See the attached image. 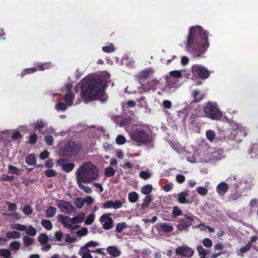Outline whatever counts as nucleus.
<instances>
[{
  "label": "nucleus",
  "instance_id": "nucleus-1",
  "mask_svg": "<svg viewBox=\"0 0 258 258\" xmlns=\"http://www.w3.org/2000/svg\"><path fill=\"white\" fill-rule=\"evenodd\" d=\"M208 34V32L200 26L190 28L186 43V50L194 57L202 56L210 45Z\"/></svg>",
  "mask_w": 258,
  "mask_h": 258
},
{
  "label": "nucleus",
  "instance_id": "nucleus-2",
  "mask_svg": "<svg viewBox=\"0 0 258 258\" xmlns=\"http://www.w3.org/2000/svg\"><path fill=\"white\" fill-rule=\"evenodd\" d=\"M102 78L98 76H88L82 80L81 95L84 99L93 100L104 94L107 79L110 77V75L105 72Z\"/></svg>",
  "mask_w": 258,
  "mask_h": 258
},
{
  "label": "nucleus",
  "instance_id": "nucleus-3",
  "mask_svg": "<svg viewBox=\"0 0 258 258\" xmlns=\"http://www.w3.org/2000/svg\"><path fill=\"white\" fill-rule=\"evenodd\" d=\"M98 177V168L90 162L83 164L76 172V179L92 182Z\"/></svg>",
  "mask_w": 258,
  "mask_h": 258
},
{
  "label": "nucleus",
  "instance_id": "nucleus-4",
  "mask_svg": "<svg viewBox=\"0 0 258 258\" xmlns=\"http://www.w3.org/2000/svg\"><path fill=\"white\" fill-rule=\"evenodd\" d=\"M128 135L131 140L138 146L150 144L152 141L151 136L143 128L133 130L128 133Z\"/></svg>",
  "mask_w": 258,
  "mask_h": 258
},
{
  "label": "nucleus",
  "instance_id": "nucleus-5",
  "mask_svg": "<svg viewBox=\"0 0 258 258\" xmlns=\"http://www.w3.org/2000/svg\"><path fill=\"white\" fill-rule=\"evenodd\" d=\"M58 219L61 221V223L65 227L71 230H75L79 228V225H75L77 224L82 223L85 219V214L81 213L73 218L59 215L58 216Z\"/></svg>",
  "mask_w": 258,
  "mask_h": 258
},
{
  "label": "nucleus",
  "instance_id": "nucleus-6",
  "mask_svg": "<svg viewBox=\"0 0 258 258\" xmlns=\"http://www.w3.org/2000/svg\"><path fill=\"white\" fill-rule=\"evenodd\" d=\"M204 116L213 120H219L222 117V113L215 102H208L203 108Z\"/></svg>",
  "mask_w": 258,
  "mask_h": 258
},
{
  "label": "nucleus",
  "instance_id": "nucleus-7",
  "mask_svg": "<svg viewBox=\"0 0 258 258\" xmlns=\"http://www.w3.org/2000/svg\"><path fill=\"white\" fill-rule=\"evenodd\" d=\"M191 70L194 76L199 77L202 79L208 78L210 75L208 69L202 65L195 64L192 67Z\"/></svg>",
  "mask_w": 258,
  "mask_h": 258
},
{
  "label": "nucleus",
  "instance_id": "nucleus-8",
  "mask_svg": "<svg viewBox=\"0 0 258 258\" xmlns=\"http://www.w3.org/2000/svg\"><path fill=\"white\" fill-rule=\"evenodd\" d=\"M56 206L60 211L64 214L70 215L72 212H75L76 208L69 202L57 200Z\"/></svg>",
  "mask_w": 258,
  "mask_h": 258
},
{
  "label": "nucleus",
  "instance_id": "nucleus-9",
  "mask_svg": "<svg viewBox=\"0 0 258 258\" xmlns=\"http://www.w3.org/2000/svg\"><path fill=\"white\" fill-rule=\"evenodd\" d=\"M194 217L184 215L183 218L179 220L178 224L177 225V229L180 231L187 230V228L192 225L194 221Z\"/></svg>",
  "mask_w": 258,
  "mask_h": 258
},
{
  "label": "nucleus",
  "instance_id": "nucleus-10",
  "mask_svg": "<svg viewBox=\"0 0 258 258\" xmlns=\"http://www.w3.org/2000/svg\"><path fill=\"white\" fill-rule=\"evenodd\" d=\"M175 252L177 255L190 258L194 255V250L187 246H182L177 247Z\"/></svg>",
  "mask_w": 258,
  "mask_h": 258
},
{
  "label": "nucleus",
  "instance_id": "nucleus-11",
  "mask_svg": "<svg viewBox=\"0 0 258 258\" xmlns=\"http://www.w3.org/2000/svg\"><path fill=\"white\" fill-rule=\"evenodd\" d=\"M99 221L102 223L104 229L109 230L113 227V220L108 214L102 215L99 218Z\"/></svg>",
  "mask_w": 258,
  "mask_h": 258
},
{
  "label": "nucleus",
  "instance_id": "nucleus-12",
  "mask_svg": "<svg viewBox=\"0 0 258 258\" xmlns=\"http://www.w3.org/2000/svg\"><path fill=\"white\" fill-rule=\"evenodd\" d=\"M72 86V85L70 83L67 84L66 86L68 92L64 96V101L68 106L72 105L74 99V95L71 91Z\"/></svg>",
  "mask_w": 258,
  "mask_h": 258
},
{
  "label": "nucleus",
  "instance_id": "nucleus-13",
  "mask_svg": "<svg viewBox=\"0 0 258 258\" xmlns=\"http://www.w3.org/2000/svg\"><path fill=\"white\" fill-rule=\"evenodd\" d=\"M57 164L62 169L66 172H70L74 168L75 164L73 163H66V161L63 159H59L57 161Z\"/></svg>",
  "mask_w": 258,
  "mask_h": 258
},
{
  "label": "nucleus",
  "instance_id": "nucleus-14",
  "mask_svg": "<svg viewBox=\"0 0 258 258\" xmlns=\"http://www.w3.org/2000/svg\"><path fill=\"white\" fill-rule=\"evenodd\" d=\"M122 206V204L119 200H116L114 202L108 201L103 204L102 208L104 209L113 208L117 209L120 208Z\"/></svg>",
  "mask_w": 258,
  "mask_h": 258
},
{
  "label": "nucleus",
  "instance_id": "nucleus-15",
  "mask_svg": "<svg viewBox=\"0 0 258 258\" xmlns=\"http://www.w3.org/2000/svg\"><path fill=\"white\" fill-rule=\"evenodd\" d=\"M76 182L80 189L83 190L87 194H91L92 192V189L90 187L85 186L83 184V183H90L92 182H88L85 180L80 179H76Z\"/></svg>",
  "mask_w": 258,
  "mask_h": 258
},
{
  "label": "nucleus",
  "instance_id": "nucleus-16",
  "mask_svg": "<svg viewBox=\"0 0 258 258\" xmlns=\"http://www.w3.org/2000/svg\"><path fill=\"white\" fill-rule=\"evenodd\" d=\"M106 251L110 255L114 257L119 256L121 253V251L115 246H108Z\"/></svg>",
  "mask_w": 258,
  "mask_h": 258
},
{
  "label": "nucleus",
  "instance_id": "nucleus-17",
  "mask_svg": "<svg viewBox=\"0 0 258 258\" xmlns=\"http://www.w3.org/2000/svg\"><path fill=\"white\" fill-rule=\"evenodd\" d=\"M179 85L177 84V81L171 78H168L166 80V84L165 87V89H169L172 88L177 89Z\"/></svg>",
  "mask_w": 258,
  "mask_h": 258
},
{
  "label": "nucleus",
  "instance_id": "nucleus-18",
  "mask_svg": "<svg viewBox=\"0 0 258 258\" xmlns=\"http://www.w3.org/2000/svg\"><path fill=\"white\" fill-rule=\"evenodd\" d=\"M33 241H34V240L33 238H32L30 237H28V236H24L23 237V241H24V246L22 248L23 250L30 251L31 250V248L29 246L33 243Z\"/></svg>",
  "mask_w": 258,
  "mask_h": 258
},
{
  "label": "nucleus",
  "instance_id": "nucleus-19",
  "mask_svg": "<svg viewBox=\"0 0 258 258\" xmlns=\"http://www.w3.org/2000/svg\"><path fill=\"white\" fill-rule=\"evenodd\" d=\"M228 189V184L225 182H221L216 187V190L218 194L223 195L227 191Z\"/></svg>",
  "mask_w": 258,
  "mask_h": 258
},
{
  "label": "nucleus",
  "instance_id": "nucleus-20",
  "mask_svg": "<svg viewBox=\"0 0 258 258\" xmlns=\"http://www.w3.org/2000/svg\"><path fill=\"white\" fill-rule=\"evenodd\" d=\"M91 252V250L86 247H82L80 249V253L82 258H93Z\"/></svg>",
  "mask_w": 258,
  "mask_h": 258
},
{
  "label": "nucleus",
  "instance_id": "nucleus-21",
  "mask_svg": "<svg viewBox=\"0 0 258 258\" xmlns=\"http://www.w3.org/2000/svg\"><path fill=\"white\" fill-rule=\"evenodd\" d=\"M188 195L187 191L181 192L178 195V201L181 204H185L187 202L186 198Z\"/></svg>",
  "mask_w": 258,
  "mask_h": 258
},
{
  "label": "nucleus",
  "instance_id": "nucleus-22",
  "mask_svg": "<svg viewBox=\"0 0 258 258\" xmlns=\"http://www.w3.org/2000/svg\"><path fill=\"white\" fill-rule=\"evenodd\" d=\"M6 237L8 239H19L21 235L17 231H9L6 233Z\"/></svg>",
  "mask_w": 258,
  "mask_h": 258
},
{
  "label": "nucleus",
  "instance_id": "nucleus-23",
  "mask_svg": "<svg viewBox=\"0 0 258 258\" xmlns=\"http://www.w3.org/2000/svg\"><path fill=\"white\" fill-rule=\"evenodd\" d=\"M153 73V70L152 68H148L141 71L140 73L139 76L142 79H146L149 77L150 74H152Z\"/></svg>",
  "mask_w": 258,
  "mask_h": 258
},
{
  "label": "nucleus",
  "instance_id": "nucleus-24",
  "mask_svg": "<svg viewBox=\"0 0 258 258\" xmlns=\"http://www.w3.org/2000/svg\"><path fill=\"white\" fill-rule=\"evenodd\" d=\"M25 161L28 165L33 166L36 164V158L33 155L29 154L26 157Z\"/></svg>",
  "mask_w": 258,
  "mask_h": 258
},
{
  "label": "nucleus",
  "instance_id": "nucleus-25",
  "mask_svg": "<svg viewBox=\"0 0 258 258\" xmlns=\"http://www.w3.org/2000/svg\"><path fill=\"white\" fill-rule=\"evenodd\" d=\"M56 209L55 208L50 206L48 208L46 211V217L52 218L53 217L56 213Z\"/></svg>",
  "mask_w": 258,
  "mask_h": 258
},
{
  "label": "nucleus",
  "instance_id": "nucleus-26",
  "mask_svg": "<svg viewBox=\"0 0 258 258\" xmlns=\"http://www.w3.org/2000/svg\"><path fill=\"white\" fill-rule=\"evenodd\" d=\"M138 198V195L136 192L133 191L128 194V199L131 203H135L137 201Z\"/></svg>",
  "mask_w": 258,
  "mask_h": 258
},
{
  "label": "nucleus",
  "instance_id": "nucleus-27",
  "mask_svg": "<svg viewBox=\"0 0 258 258\" xmlns=\"http://www.w3.org/2000/svg\"><path fill=\"white\" fill-rule=\"evenodd\" d=\"M115 173V170L111 167H107L104 170V175L107 177L113 176Z\"/></svg>",
  "mask_w": 258,
  "mask_h": 258
},
{
  "label": "nucleus",
  "instance_id": "nucleus-28",
  "mask_svg": "<svg viewBox=\"0 0 258 258\" xmlns=\"http://www.w3.org/2000/svg\"><path fill=\"white\" fill-rule=\"evenodd\" d=\"M74 204L77 208H82L85 205L84 198H77L74 201Z\"/></svg>",
  "mask_w": 258,
  "mask_h": 258
},
{
  "label": "nucleus",
  "instance_id": "nucleus-29",
  "mask_svg": "<svg viewBox=\"0 0 258 258\" xmlns=\"http://www.w3.org/2000/svg\"><path fill=\"white\" fill-rule=\"evenodd\" d=\"M95 215L94 213H90L85 220V224L86 225L92 224L95 220Z\"/></svg>",
  "mask_w": 258,
  "mask_h": 258
},
{
  "label": "nucleus",
  "instance_id": "nucleus-30",
  "mask_svg": "<svg viewBox=\"0 0 258 258\" xmlns=\"http://www.w3.org/2000/svg\"><path fill=\"white\" fill-rule=\"evenodd\" d=\"M160 228L165 232H171L173 230V226L166 223L161 225Z\"/></svg>",
  "mask_w": 258,
  "mask_h": 258
},
{
  "label": "nucleus",
  "instance_id": "nucleus-31",
  "mask_svg": "<svg viewBox=\"0 0 258 258\" xmlns=\"http://www.w3.org/2000/svg\"><path fill=\"white\" fill-rule=\"evenodd\" d=\"M46 125V123L43 120L40 119L36 121L35 124V130L40 132L41 129Z\"/></svg>",
  "mask_w": 258,
  "mask_h": 258
},
{
  "label": "nucleus",
  "instance_id": "nucleus-32",
  "mask_svg": "<svg viewBox=\"0 0 258 258\" xmlns=\"http://www.w3.org/2000/svg\"><path fill=\"white\" fill-rule=\"evenodd\" d=\"M11 228L12 229H16L22 231H24V230H26V226L18 223L11 225Z\"/></svg>",
  "mask_w": 258,
  "mask_h": 258
},
{
  "label": "nucleus",
  "instance_id": "nucleus-33",
  "mask_svg": "<svg viewBox=\"0 0 258 258\" xmlns=\"http://www.w3.org/2000/svg\"><path fill=\"white\" fill-rule=\"evenodd\" d=\"M28 234L32 236H34L36 234V230L32 226L30 225L27 227L26 226V230H24Z\"/></svg>",
  "mask_w": 258,
  "mask_h": 258
},
{
  "label": "nucleus",
  "instance_id": "nucleus-34",
  "mask_svg": "<svg viewBox=\"0 0 258 258\" xmlns=\"http://www.w3.org/2000/svg\"><path fill=\"white\" fill-rule=\"evenodd\" d=\"M41 224L47 230H50L52 228V225L51 222L48 220H42Z\"/></svg>",
  "mask_w": 258,
  "mask_h": 258
},
{
  "label": "nucleus",
  "instance_id": "nucleus-35",
  "mask_svg": "<svg viewBox=\"0 0 258 258\" xmlns=\"http://www.w3.org/2000/svg\"><path fill=\"white\" fill-rule=\"evenodd\" d=\"M127 224L125 222L118 223L116 226V231L120 233L122 231L127 227Z\"/></svg>",
  "mask_w": 258,
  "mask_h": 258
},
{
  "label": "nucleus",
  "instance_id": "nucleus-36",
  "mask_svg": "<svg viewBox=\"0 0 258 258\" xmlns=\"http://www.w3.org/2000/svg\"><path fill=\"white\" fill-rule=\"evenodd\" d=\"M152 188L151 184H147L142 187L141 192L144 195H148L151 192Z\"/></svg>",
  "mask_w": 258,
  "mask_h": 258
},
{
  "label": "nucleus",
  "instance_id": "nucleus-37",
  "mask_svg": "<svg viewBox=\"0 0 258 258\" xmlns=\"http://www.w3.org/2000/svg\"><path fill=\"white\" fill-rule=\"evenodd\" d=\"M0 255L4 258H10L11 255V252L9 249H0Z\"/></svg>",
  "mask_w": 258,
  "mask_h": 258
},
{
  "label": "nucleus",
  "instance_id": "nucleus-38",
  "mask_svg": "<svg viewBox=\"0 0 258 258\" xmlns=\"http://www.w3.org/2000/svg\"><path fill=\"white\" fill-rule=\"evenodd\" d=\"M152 201V198L151 197V196H147L145 197V198L144 199L143 203L142 204V208H146L147 207L150 203Z\"/></svg>",
  "mask_w": 258,
  "mask_h": 258
},
{
  "label": "nucleus",
  "instance_id": "nucleus-39",
  "mask_svg": "<svg viewBox=\"0 0 258 258\" xmlns=\"http://www.w3.org/2000/svg\"><path fill=\"white\" fill-rule=\"evenodd\" d=\"M197 191L198 194L202 196H206L208 194V189L203 186H198L197 187Z\"/></svg>",
  "mask_w": 258,
  "mask_h": 258
},
{
  "label": "nucleus",
  "instance_id": "nucleus-40",
  "mask_svg": "<svg viewBox=\"0 0 258 258\" xmlns=\"http://www.w3.org/2000/svg\"><path fill=\"white\" fill-rule=\"evenodd\" d=\"M20 171V170L16 167L12 165H9L8 166V172L10 174H19Z\"/></svg>",
  "mask_w": 258,
  "mask_h": 258
},
{
  "label": "nucleus",
  "instance_id": "nucleus-41",
  "mask_svg": "<svg viewBox=\"0 0 258 258\" xmlns=\"http://www.w3.org/2000/svg\"><path fill=\"white\" fill-rule=\"evenodd\" d=\"M68 105L62 102H59L57 104L55 108L57 111H64L68 108Z\"/></svg>",
  "mask_w": 258,
  "mask_h": 258
},
{
  "label": "nucleus",
  "instance_id": "nucleus-42",
  "mask_svg": "<svg viewBox=\"0 0 258 258\" xmlns=\"http://www.w3.org/2000/svg\"><path fill=\"white\" fill-rule=\"evenodd\" d=\"M114 48L113 47V45L112 43L109 44V45L105 46L102 47V50L104 52L107 53L112 52L114 51Z\"/></svg>",
  "mask_w": 258,
  "mask_h": 258
},
{
  "label": "nucleus",
  "instance_id": "nucleus-43",
  "mask_svg": "<svg viewBox=\"0 0 258 258\" xmlns=\"http://www.w3.org/2000/svg\"><path fill=\"white\" fill-rule=\"evenodd\" d=\"M20 243L19 241H13L10 243V246L12 250H18L20 247Z\"/></svg>",
  "mask_w": 258,
  "mask_h": 258
},
{
  "label": "nucleus",
  "instance_id": "nucleus-44",
  "mask_svg": "<svg viewBox=\"0 0 258 258\" xmlns=\"http://www.w3.org/2000/svg\"><path fill=\"white\" fill-rule=\"evenodd\" d=\"M22 212L26 215H30L33 212V209L30 206L27 205L23 208Z\"/></svg>",
  "mask_w": 258,
  "mask_h": 258
},
{
  "label": "nucleus",
  "instance_id": "nucleus-45",
  "mask_svg": "<svg viewBox=\"0 0 258 258\" xmlns=\"http://www.w3.org/2000/svg\"><path fill=\"white\" fill-rule=\"evenodd\" d=\"M48 240V237L45 234L41 233L38 237V241L43 244L46 243Z\"/></svg>",
  "mask_w": 258,
  "mask_h": 258
},
{
  "label": "nucleus",
  "instance_id": "nucleus-46",
  "mask_svg": "<svg viewBox=\"0 0 258 258\" xmlns=\"http://www.w3.org/2000/svg\"><path fill=\"white\" fill-rule=\"evenodd\" d=\"M77 240V237L75 235L68 234L65 240L67 243H73Z\"/></svg>",
  "mask_w": 258,
  "mask_h": 258
},
{
  "label": "nucleus",
  "instance_id": "nucleus-47",
  "mask_svg": "<svg viewBox=\"0 0 258 258\" xmlns=\"http://www.w3.org/2000/svg\"><path fill=\"white\" fill-rule=\"evenodd\" d=\"M207 138L210 141H213L215 139V134L214 131L212 130H208L206 132Z\"/></svg>",
  "mask_w": 258,
  "mask_h": 258
},
{
  "label": "nucleus",
  "instance_id": "nucleus-48",
  "mask_svg": "<svg viewBox=\"0 0 258 258\" xmlns=\"http://www.w3.org/2000/svg\"><path fill=\"white\" fill-rule=\"evenodd\" d=\"M197 251L202 256H205L208 254V251L204 249L202 245L197 246Z\"/></svg>",
  "mask_w": 258,
  "mask_h": 258
},
{
  "label": "nucleus",
  "instance_id": "nucleus-49",
  "mask_svg": "<svg viewBox=\"0 0 258 258\" xmlns=\"http://www.w3.org/2000/svg\"><path fill=\"white\" fill-rule=\"evenodd\" d=\"M169 75L176 79H178L182 77L181 71H172L169 72Z\"/></svg>",
  "mask_w": 258,
  "mask_h": 258
},
{
  "label": "nucleus",
  "instance_id": "nucleus-50",
  "mask_svg": "<svg viewBox=\"0 0 258 258\" xmlns=\"http://www.w3.org/2000/svg\"><path fill=\"white\" fill-rule=\"evenodd\" d=\"M64 234L61 231H56L54 234L55 240L60 242L62 241V238Z\"/></svg>",
  "mask_w": 258,
  "mask_h": 258
},
{
  "label": "nucleus",
  "instance_id": "nucleus-51",
  "mask_svg": "<svg viewBox=\"0 0 258 258\" xmlns=\"http://www.w3.org/2000/svg\"><path fill=\"white\" fill-rule=\"evenodd\" d=\"M88 229L86 227H83L81 230H79L77 232V234L79 237L84 236L88 234Z\"/></svg>",
  "mask_w": 258,
  "mask_h": 258
},
{
  "label": "nucleus",
  "instance_id": "nucleus-52",
  "mask_svg": "<svg viewBox=\"0 0 258 258\" xmlns=\"http://www.w3.org/2000/svg\"><path fill=\"white\" fill-rule=\"evenodd\" d=\"M125 138L121 135H118L116 138V143L118 145H122L125 143Z\"/></svg>",
  "mask_w": 258,
  "mask_h": 258
},
{
  "label": "nucleus",
  "instance_id": "nucleus-53",
  "mask_svg": "<svg viewBox=\"0 0 258 258\" xmlns=\"http://www.w3.org/2000/svg\"><path fill=\"white\" fill-rule=\"evenodd\" d=\"M99 245V243L98 242L90 241L86 243L84 247H86L87 248H88V247H96Z\"/></svg>",
  "mask_w": 258,
  "mask_h": 258
},
{
  "label": "nucleus",
  "instance_id": "nucleus-54",
  "mask_svg": "<svg viewBox=\"0 0 258 258\" xmlns=\"http://www.w3.org/2000/svg\"><path fill=\"white\" fill-rule=\"evenodd\" d=\"M140 176L144 179H147L151 177V174L148 171H142L140 173Z\"/></svg>",
  "mask_w": 258,
  "mask_h": 258
},
{
  "label": "nucleus",
  "instance_id": "nucleus-55",
  "mask_svg": "<svg viewBox=\"0 0 258 258\" xmlns=\"http://www.w3.org/2000/svg\"><path fill=\"white\" fill-rule=\"evenodd\" d=\"M173 217H176L178 216H179L181 214V211L180 210V209L177 207H175L173 208V209L172 210V212Z\"/></svg>",
  "mask_w": 258,
  "mask_h": 258
},
{
  "label": "nucleus",
  "instance_id": "nucleus-56",
  "mask_svg": "<svg viewBox=\"0 0 258 258\" xmlns=\"http://www.w3.org/2000/svg\"><path fill=\"white\" fill-rule=\"evenodd\" d=\"M6 204L8 206V209L10 211H14L16 210L17 208L16 204L10 202H7Z\"/></svg>",
  "mask_w": 258,
  "mask_h": 258
},
{
  "label": "nucleus",
  "instance_id": "nucleus-57",
  "mask_svg": "<svg viewBox=\"0 0 258 258\" xmlns=\"http://www.w3.org/2000/svg\"><path fill=\"white\" fill-rule=\"evenodd\" d=\"M203 245L207 247H211L212 246V241L209 238H205L203 240Z\"/></svg>",
  "mask_w": 258,
  "mask_h": 258
},
{
  "label": "nucleus",
  "instance_id": "nucleus-58",
  "mask_svg": "<svg viewBox=\"0 0 258 258\" xmlns=\"http://www.w3.org/2000/svg\"><path fill=\"white\" fill-rule=\"evenodd\" d=\"M45 141L48 145L51 146L53 144V138L51 136H46L45 137Z\"/></svg>",
  "mask_w": 258,
  "mask_h": 258
},
{
  "label": "nucleus",
  "instance_id": "nucleus-59",
  "mask_svg": "<svg viewBox=\"0 0 258 258\" xmlns=\"http://www.w3.org/2000/svg\"><path fill=\"white\" fill-rule=\"evenodd\" d=\"M84 203L88 205H91L94 201V200L91 196H87L84 198Z\"/></svg>",
  "mask_w": 258,
  "mask_h": 258
},
{
  "label": "nucleus",
  "instance_id": "nucleus-60",
  "mask_svg": "<svg viewBox=\"0 0 258 258\" xmlns=\"http://www.w3.org/2000/svg\"><path fill=\"white\" fill-rule=\"evenodd\" d=\"M37 141V137L36 134H33L30 136L29 138V143L31 144H34Z\"/></svg>",
  "mask_w": 258,
  "mask_h": 258
},
{
  "label": "nucleus",
  "instance_id": "nucleus-61",
  "mask_svg": "<svg viewBox=\"0 0 258 258\" xmlns=\"http://www.w3.org/2000/svg\"><path fill=\"white\" fill-rule=\"evenodd\" d=\"M47 177H53L55 176L56 172L53 169H48L44 172Z\"/></svg>",
  "mask_w": 258,
  "mask_h": 258
},
{
  "label": "nucleus",
  "instance_id": "nucleus-62",
  "mask_svg": "<svg viewBox=\"0 0 258 258\" xmlns=\"http://www.w3.org/2000/svg\"><path fill=\"white\" fill-rule=\"evenodd\" d=\"M251 246H250V243H247L245 246L243 247H241L240 249V252H241V254H240V255H242V254L246 251H247L248 250H249Z\"/></svg>",
  "mask_w": 258,
  "mask_h": 258
},
{
  "label": "nucleus",
  "instance_id": "nucleus-63",
  "mask_svg": "<svg viewBox=\"0 0 258 258\" xmlns=\"http://www.w3.org/2000/svg\"><path fill=\"white\" fill-rule=\"evenodd\" d=\"M176 181L179 183H182L185 180V176L183 175L177 174L176 176Z\"/></svg>",
  "mask_w": 258,
  "mask_h": 258
},
{
  "label": "nucleus",
  "instance_id": "nucleus-64",
  "mask_svg": "<svg viewBox=\"0 0 258 258\" xmlns=\"http://www.w3.org/2000/svg\"><path fill=\"white\" fill-rule=\"evenodd\" d=\"M50 63H45L42 64V65L38 67L39 70L43 71L45 69H48L50 67Z\"/></svg>",
  "mask_w": 258,
  "mask_h": 258
}]
</instances>
